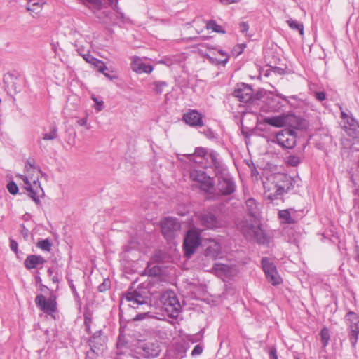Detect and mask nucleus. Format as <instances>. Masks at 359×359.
Here are the masks:
<instances>
[{
	"instance_id": "1",
	"label": "nucleus",
	"mask_w": 359,
	"mask_h": 359,
	"mask_svg": "<svg viewBox=\"0 0 359 359\" xmlns=\"http://www.w3.org/2000/svg\"><path fill=\"white\" fill-rule=\"evenodd\" d=\"M238 228L248 240L255 241L259 244L269 243V237L262 229L257 221L243 219L238 224Z\"/></svg>"
},
{
	"instance_id": "2",
	"label": "nucleus",
	"mask_w": 359,
	"mask_h": 359,
	"mask_svg": "<svg viewBox=\"0 0 359 359\" xmlns=\"http://www.w3.org/2000/svg\"><path fill=\"white\" fill-rule=\"evenodd\" d=\"M163 309L165 311L168 316L171 318H177L181 311L180 303L172 291L168 290L158 296Z\"/></svg>"
},
{
	"instance_id": "3",
	"label": "nucleus",
	"mask_w": 359,
	"mask_h": 359,
	"mask_svg": "<svg viewBox=\"0 0 359 359\" xmlns=\"http://www.w3.org/2000/svg\"><path fill=\"white\" fill-rule=\"evenodd\" d=\"M189 177L191 181L196 183V186L205 193H211L214 188L212 179L208 176L204 171L191 170L189 172Z\"/></svg>"
},
{
	"instance_id": "4",
	"label": "nucleus",
	"mask_w": 359,
	"mask_h": 359,
	"mask_svg": "<svg viewBox=\"0 0 359 359\" xmlns=\"http://www.w3.org/2000/svg\"><path fill=\"white\" fill-rule=\"evenodd\" d=\"M148 299L146 292L138 289H130L125 294L122 303L123 302H128V306L133 308H138L142 305L148 306Z\"/></svg>"
},
{
	"instance_id": "5",
	"label": "nucleus",
	"mask_w": 359,
	"mask_h": 359,
	"mask_svg": "<svg viewBox=\"0 0 359 359\" xmlns=\"http://www.w3.org/2000/svg\"><path fill=\"white\" fill-rule=\"evenodd\" d=\"M349 330V340L353 347H355L359 334V315L353 311H349L345 316Z\"/></svg>"
},
{
	"instance_id": "6",
	"label": "nucleus",
	"mask_w": 359,
	"mask_h": 359,
	"mask_svg": "<svg viewBox=\"0 0 359 359\" xmlns=\"http://www.w3.org/2000/svg\"><path fill=\"white\" fill-rule=\"evenodd\" d=\"M262 266L269 283L273 285H277L281 283L282 279L277 271L276 266L269 258H262Z\"/></svg>"
},
{
	"instance_id": "7",
	"label": "nucleus",
	"mask_w": 359,
	"mask_h": 359,
	"mask_svg": "<svg viewBox=\"0 0 359 359\" xmlns=\"http://www.w3.org/2000/svg\"><path fill=\"white\" fill-rule=\"evenodd\" d=\"M19 177L24 182L25 188L29 191V196L36 203H38L39 201L38 195L40 192L43 193L39 181V176L37 175L36 177H30V181L28 180L27 177H25L22 175H19Z\"/></svg>"
},
{
	"instance_id": "8",
	"label": "nucleus",
	"mask_w": 359,
	"mask_h": 359,
	"mask_svg": "<svg viewBox=\"0 0 359 359\" xmlns=\"http://www.w3.org/2000/svg\"><path fill=\"white\" fill-rule=\"evenodd\" d=\"M35 303L41 311L55 318L53 314L57 311V302L55 296L51 295L46 299L43 294H38L36 297Z\"/></svg>"
},
{
	"instance_id": "9",
	"label": "nucleus",
	"mask_w": 359,
	"mask_h": 359,
	"mask_svg": "<svg viewBox=\"0 0 359 359\" xmlns=\"http://www.w3.org/2000/svg\"><path fill=\"white\" fill-rule=\"evenodd\" d=\"M161 226L163 234L168 240L173 238L181 229L180 223L173 217L165 218Z\"/></svg>"
},
{
	"instance_id": "10",
	"label": "nucleus",
	"mask_w": 359,
	"mask_h": 359,
	"mask_svg": "<svg viewBox=\"0 0 359 359\" xmlns=\"http://www.w3.org/2000/svg\"><path fill=\"white\" fill-rule=\"evenodd\" d=\"M265 102L269 111L278 112L289 101L287 97L271 92L267 95Z\"/></svg>"
},
{
	"instance_id": "11",
	"label": "nucleus",
	"mask_w": 359,
	"mask_h": 359,
	"mask_svg": "<svg viewBox=\"0 0 359 359\" xmlns=\"http://www.w3.org/2000/svg\"><path fill=\"white\" fill-rule=\"evenodd\" d=\"M263 186L264 189V197L272 201L282 196L273 174H271L265 180L263 181Z\"/></svg>"
},
{
	"instance_id": "12",
	"label": "nucleus",
	"mask_w": 359,
	"mask_h": 359,
	"mask_svg": "<svg viewBox=\"0 0 359 359\" xmlns=\"http://www.w3.org/2000/svg\"><path fill=\"white\" fill-rule=\"evenodd\" d=\"M200 245V236L198 233L194 230H189L184 239L183 248L184 255L189 257L193 255L196 248Z\"/></svg>"
},
{
	"instance_id": "13",
	"label": "nucleus",
	"mask_w": 359,
	"mask_h": 359,
	"mask_svg": "<svg viewBox=\"0 0 359 359\" xmlns=\"http://www.w3.org/2000/svg\"><path fill=\"white\" fill-rule=\"evenodd\" d=\"M201 224L205 227L215 229L224 226V222L210 212H204L197 215Z\"/></svg>"
},
{
	"instance_id": "14",
	"label": "nucleus",
	"mask_w": 359,
	"mask_h": 359,
	"mask_svg": "<svg viewBox=\"0 0 359 359\" xmlns=\"http://www.w3.org/2000/svg\"><path fill=\"white\" fill-rule=\"evenodd\" d=\"M276 142L282 147L292 149L296 144V137L292 130H284L276 134Z\"/></svg>"
},
{
	"instance_id": "15",
	"label": "nucleus",
	"mask_w": 359,
	"mask_h": 359,
	"mask_svg": "<svg viewBox=\"0 0 359 359\" xmlns=\"http://www.w3.org/2000/svg\"><path fill=\"white\" fill-rule=\"evenodd\" d=\"M273 176L282 196L294 188V180L290 176L280 172L274 173Z\"/></svg>"
},
{
	"instance_id": "16",
	"label": "nucleus",
	"mask_w": 359,
	"mask_h": 359,
	"mask_svg": "<svg viewBox=\"0 0 359 359\" xmlns=\"http://www.w3.org/2000/svg\"><path fill=\"white\" fill-rule=\"evenodd\" d=\"M217 188L223 195H229L234 192L236 189L233 179L228 174L218 176Z\"/></svg>"
},
{
	"instance_id": "17",
	"label": "nucleus",
	"mask_w": 359,
	"mask_h": 359,
	"mask_svg": "<svg viewBox=\"0 0 359 359\" xmlns=\"http://www.w3.org/2000/svg\"><path fill=\"white\" fill-rule=\"evenodd\" d=\"M295 117L292 114H282L279 116H275L271 117H266L264 118V123L276 127L281 128L290 124L291 121Z\"/></svg>"
},
{
	"instance_id": "18",
	"label": "nucleus",
	"mask_w": 359,
	"mask_h": 359,
	"mask_svg": "<svg viewBox=\"0 0 359 359\" xmlns=\"http://www.w3.org/2000/svg\"><path fill=\"white\" fill-rule=\"evenodd\" d=\"M233 96L237 97L242 102H250L253 96V90L250 86L245 83H241L234 90Z\"/></svg>"
},
{
	"instance_id": "19",
	"label": "nucleus",
	"mask_w": 359,
	"mask_h": 359,
	"mask_svg": "<svg viewBox=\"0 0 359 359\" xmlns=\"http://www.w3.org/2000/svg\"><path fill=\"white\" fill-rule=\"evenodd\" d=\"M215 273L219 277H231L236 274V269L234 266L221 263H215L212 267Z\"/></svg>"
},
{
	"instance_id": "20",
	"label": "nucleus",
	"mask_w": 359,
	"mask_h": 359,
	"mask_svg": "<svg viewBox=\"0 0 359 359\" xmlns=\"http://www.w3.org/2000/svg\"><path fill=\"white\" fill-rule=\"evenodd\" d=\"M202 115L196 110H190L185 113L183 116L184 122L193 127H198L203 126Z\"/></svg>"
},
{
	"instance_id": "21",
	"label": "nucleus",
	"mask_w": 359,
	"mask_h": 359,
	"mask_svg": "<svg viewBox=\"0 0 359 359\" xmlns=\"http://www.w3.org/2000/svg\"><path fill=\"white\" fill-rule=\"evenodd\" d=\"M105 342L106 338L102 335L101 330L95 332L89 339L91 350L94 353L103 349Z\"/></svg>"
},
{
	"instance_id": "22",
	"label": "nucleus",
	"mask_w": 359,
	"mask_h": 359,
	"mask_svg": "<svg viewBox=\"0 0 359 359\" xmlns=\"http://www.w3.org/2000/svg\"><path fill=\"white\" fill-rule=\"evenodd\" d=\"M344 129L352 138L359 137V124L354 118H348V121H344Z\"/></svg>"
},
{
	"instance_id": "23",
	"label": "nucleus",
	"mask_w": 359,
	"mask_h": 359,
	"mask_svg": "<svg viewBox=\"0 0 359 359\" xmlns=\"http://www.w3.org/2000/svg\"><path fill=\"white\" fill-rule=\"evenodd\" d=\"M131 69L133 71L139 74L142 72L149 74L153 71L152 66L145 65L138 57H133L131 63Z\"/></svg>"
},
{
	"instance_id": "24",
	"label": "nucleus",
	"mask_w": 359,
	"mask_h": 359,
	"mask_svg": "<svg viewBox=\"0 0 359 359\" xmlns=\"http://www.w3.org/2000/svg\"><path fill=\"white\" fill-rule=\"evenodd\" d=\"M46 262L41 255H31L27 257L24 265L28 270H31L37 268L39 265H43Z\"/></svg>"
},
{
	"instance_id": "25",
	"label": "nucleus",
	"mask_w": 359,
	"mask_h": 359,
	"mask_svg": "<svg viewBox=\"0 0 359 359\" xmlns=\"http://www.w3.org/2000/svg\"><path fill=\"white\" fill-rule=\"evenodd\" d=\"M142 355L145 358L157 357L160 352V348L158 344L153 343H146L142 346Z\"/></svg>"
},
{
	"instance_id": "26",
	"label": "nucleus",
	"mask_w": 359,
	"mask_h": 359,
	"mask_svg": "<svg viewBox=\"0 0 359 359\" xmlns=\"http://www.w3.org/2000/svg\"><path fill=\"white\" fill-rule=\"evenodd\" d=\"M221 255L220 245L214 241L210 242L209 245L205 250V257H209L213 259H217Z\"/></svg>"
},
{
	"instance_id": "27",
	"label": "nucleus",
	"mask_w": 359,
	"mask_h": 359,
	"mask_svg": "<svg viewBox=\"0 0 359 359\" xmlns=\"http://www.w3.org/2000/svg\"><path fill=\"white\" fill-rule=\"evenodd\" d=\"M207 156V150L203 147H197L194 154L187 155V158L190 161L197 164H201L203 163V158H206Z\"/></svg>"
},
{
	"instance_id": "28",
	"label": "nucleus",
	"mask_w": 359,
	"mask_h": 359,
	"mask_svg": "<svg viewBox=\"0 0 359 359\" xmlns=\"http://www.w3.org/2000/svg\"><path fill=\"white\" fill-rule=\"evenodd\" d=\"M246 210L251 218L249 220L256 221V218L259 215V208L256 201L253 198H248L245 202Z\"/></svg>"
},
{
	"instance_id": "29",
	"label": "nucleus",
	"mask_w": 359,
	"mask_h": 359,
	"mask_svg": "<svg viewBox=\"0 0 359 359\" xmlns=\"http://www.w3.org/2000/svg\"><path fill=\"white\" fill-rule=\"evenodd\" d=\"M25 170L27 175H24L25 177H27L28 180L30 181V177H34V174H36V176L41 175L42 176L46 177V175L43 173L39 167L34 166L30 162H28L25 165Z\"/></svg>"
},
{
	"instance_id": "30",
	"label": "nucleus",
	"mask_w": 359,
	"mask_h": 359,
	"mask_svg": "<svg viewBox=\"0 0 359 359\" xmlns=\"http://www.w3.org/2000/svg\"><path fill=\"white\" fill-rule=\"evenodd\" d=\"M57 128L55 124L50 126L49 130L46 131L42 135L43 140H54L57 138Z\"/></svg>"
},
{
	"instance_id": "31",
	"label": "nucleus",
	"mask_w": 359,
	"mask_h": 359,
	"mask_svg": "<svg viewBox=\"0 0 359 359\" xmlns=\"http://www.w3.org/2000/svg\"><path fill=\"white\" fill-rule=\"evenodd\" d=\"M278 217L282 220V222L285 224H291L296 222L295 219L291 217L288 210H280Z\"/></svg>"
},
{
	"instance_id": "32",
	"label": "nucleus",
	"mask_w": 359,
	"mask_h": 359,
	"mask_svg": "<svg viewBox=\"0 0 359 359\" xmlns=\"http://www.w3.org/2000/svg\"><path fill=\"white\" fill-rule=\"evenodd\" d=\"M287 23L292 29L297 30L302 36L304 34V25L302 22L289 19L287 20Z\"/></svg>"
},
{
	"instance_id": "33",
	"label": "nucleus",
	"mask_w": 359,
	"mask_h": 359,
	"mask_svg": "<svg viewBox=\"0 0 359 359\" xmlns=\"http://www.w3.org/2000/svg\"><path fill=\"white\" fill-rule=\"evenodd\" d=\"M52 245L51 241L48 238H46L39 240L36 243V247L43 251L50 252L51 250Z\"/></svg>"
},
{
	"instance_id": "34",
	"label": "nucleus",
	"mask_w": 359,
	"mask_h": 359,
	"mask_svg": "<svg viewBox=\"0 0 359 359\" xmlns=\"http://www.w3.org/2000/svg\"><path fill=\"white\" fill-rule=\"evenodd\" d=\"M26 8L28 11L34 13L36 15L41 11V6L39 4V2H32V1L28 2Z\"/></svg>"
},
{
	"instance_id": "35",
	"label": "nucleus",
	"mask_w": 359,
	"mask_h": 359,
	"mask_svg": "<svg viewBox=\"0 0 359 359\" xmlns=\"http://www.w3.org/2000/svg\"><path fill=\"white\" fill-rule=\"evenodd\" d=\"M218 154L215 151H211L208 154L206 157L207 159H210L212 165L216 168L219 169L221 166L220 161L218 160Z\"/></svg>"
},
{
	"instance_id": "36",
	"label": "nucleus",
	"mask_w": 359,
	"mask_h": 359,
	"mask_svg": "<svg viewBox=\"0 0 359 359\" xmlns=\"http://www.w3.org/2000/svg\"><path fill=\"white\" fill-rule=\"evenodd\" d=\"M206 28L208 29H212V31L217 33H225V31L222 28V27L217 25L215 21L210 20L207 22Z\"/></svg>"
},
{
	"instance_id": "37",
	"label": "nucleus",
	"mask_w": 359,
	"mask_h": 359,
	"mask_svg": "<svg viewBox=\"0 0 359 359\" xmlns=\"http://www.w3.org/2000/svg\"><path fill=\"white\" fill-rule=\"evenodd\" d=\"M285 162L291 166H297L301 162V158L297 155H289L286 157Z\"/></svg>"
},
{
	"instance_id": "38",
	"label": "nucleus",
	"mask_w": 359,
	"mask_h": 359,
	"mask_svg": "<svg viewBox=\"0 0 359 359\" xmlns=\"http://www.w3.org/2000/svg\"><path fill=\"white\" fill-rule=\"evenodd\" d=\"M154 90L156 94H161L163 89L168 86L165 81H155L152 83Z\"/></svg>"
},
{
	"instance_id": "39",
	"label": "nucleus",
	"mask_w": 359,
	"mask_h": 359,
	"mask_svg": "<svg viewBox=\"0 0 359 359\" xmlns=\"http://www.w3.org/2000/svg\"><path fill=\"white\" fill-rule=\"evenodd\" d=\"M320 338L324 347H325L330 340V332L327 328L324 327L320 331Z\"/></svg>"
},
{
	"instance_id": "40",
	"label": "nucleus",
	"mask_w": 359,
	"mask_h": 359,
	"mask_svg": "<svg viewBox=\"0 0 359 359\" xmlns=\"http://www.w3.org/2000/svg\"><path fill=\"white\" fill-rule=\"evenodd\" d=\"M7 189L11 194H16L18 192V187L14 182H10L7 184Z\"/></svg>"
},
{
	"instance_id": "41",
	"label": "nucleus",
	"mask_w": 359,
	"mask_h": 359,
	"mask_svg": "<svg viewBox=\"0 0 359 359\" xmlns=\"http://www.w3.org/2000/svg\"><path fill=\"white\" fill-rule=\"evenodd\" d=\"M92 100L95 102V109L96 111H100L104 109L103 101H98L95 95L92 96Z\"/></svg>"
},
{
	"instance_id": "42",
	"label": "nucleus",
	"mask_w": 359,
	"mask_h": 359,
	"mask_svg": "<svg viewBox=\"0 0 359 359\" xmlns=\"http://www.w3.org/2000/svg\"><path fill=\"white\" fill-rule=\"evenodd\" d=\"M83 60H85L88 63L91 64L92 62H98L99 60L94 57L90 53H86L82 55Z\"/></svg>"
},
{
	"instance_id": "43",
	"label": "nucleus",
	"mask_w": 359,
	"mask_h": 359,
	"mask_svg": "<svg viewBox=\"0 0 359 359\" xmlns=\"http://www.w3.org/2000/svg\"><path fill=\"white\" fill-rule=\"evenodd\" d=\"M203 350V346H201V344H198L194 346L191 354L192 356L198 355L202 353Z\"/></svg>"
},
{
	"instance_id": "44",
	"label": "nucleus",
	"mask_w": 359,
	"mask_h": 359,
	"mask_svg": "<svg viewBox=\"0 0 359 359\" xmlns=\"http://www.w3.org/2000/svg\"><path fill=\"white\" fill-rule=\"evenodd\" d=\"M110 284L108 280H104V282L98 286V290L100 292L106 291L109 288Z\"/></svg>"
},
{
	"instance_id": "45",
	"label": "nucleus",
	"mask_w": 359,
	"mask_h": 359,
	"mask_svg": "<svg viewBox=\"0 0 359 359\" xmlns=\"http://www.w3.org/2000/svg\"><path fill=\"white\" fill-rule=\"evenodd\" d=\"M95 68H97V71L101 73H104V71L107 69V67H106L104 62L100 60H99V63H97Z\"/></svg>"
},
{
	"instance_id": "46",
	"label": "nucleus",
	"mask_w": 359,
	"mask_h": 359,
	"mask_svg": "<svg viewBox=\"0 0 359 359\" xmlns=\"http://www.w3.org/2000/svg\"><path fill=\"white\" fill-rule=\"evenodd\" d=\"M20 233L25 239L28 238V237L29 236V231L27 228L25 227V226L24 224L21 225Z\"/></svg>"
},
{
	"instance_id": "47",
	"label": "nucleus",
	"mask_w": 359,
	"mask_h": 359,
	"mask_svg": "<svg viewBox=\"0 0 359 359\" xmlns=\"http://www.w3.org/2000/svg\"><path fill=\"white\" fill-rule=\"evenodd\" d=\"M18 243L15 240L11 238L10 239V248L16 255L18 254Z\"/></svg>"
},
{
	"instance_id": "48",
	"label": "nucleus",
	"mask_w": 359,
	"mask_h": 359,
	"mask_svg": "<svg viewBox=\"0 0 359 359\" xmlns=\"http://www.w3.org/2000/svg\"><path fill=\"white\" fill-rule=\"evenodd\" d=\"M315 97L317 100L322 102L325 100L326 95L325 93L323 91L315 92Z\"/></svg>"
},
{
	"instance_id": "49",
	"label": "nucleus",
	"mask_w": 359,
	"mask_h": 359,
	"mask_svg": "<svg viewBox=\"0 0 359 359\" xmlns=\"http://www.w3.org/2000/svg\"><path fill=\"white\" fill-rule=\"evenodd\" d=\"M270 359H278L277 351L275 346H272L269 352Z\"/></svg>"
},
{
	"instance_id": "50",
	"label": "nucleus",
	"mask_w": 359,
	"mask_h": 359,
	"mask_svg": "<svg viewBox=\"0 0 359 359\" xmlns=\"http://www.w3.org/2000/svg\"><path fill=\"white\" fill-rule=\"evenodd\" d=\"M239 29H240V31L242 32V33H245L247 32V31L249 29V25L247 22H241L240 24H239Z\"/></svg>"
},
{
	"instance_id": "51",
	"label": "nucleus",
	"mask_w": 359,
	"mask_h": 359,
	"mask_svg": "<svg viewBox=\"0 0 359 359\" xmlns=\"http://www.w3.org/2000/svg\"><path fill=\"white\" fill-rule=\"evenodd\" d=\"M91 323V318L87 316H85L84 325L86 326V330L88 332H90V324Z\"/></svg>"
},
{
	"instance_id": "52",
	"label": "nucleus",
	"mask_w": 359,
	"mask_h": 359,
	"mask_svg": "<svg viewBox=\"0 0 359 359\" xmlns=\"http://www.w3.org/2000/svg\"><path fill=\"white\" fill-rule=\"evenodd\" d=\"M117 359H136L135 356L132 354L122 355L118 354Z\"/></svg>"
},
{
	"instance_id": "53",
	"label": "nucleus",
	"mask_w": 359,
	"mask_h": 359,
	"mask_svg": "<svg viewBox=\"0 0 359 359\" xmlns=\"http://www.w3.org/2000/svg\"><path fill=\"white\" fill-rule=\"evenodd\" d=\"M219 53L222 55L225 56V58H224V59H223V60H220V61L219 62V63L222 64L223 65H225L227 63V62H228V56H227V55H226L224 51H222V50H219Z\"/></svg>"
},
{
	"instance_id": "54",
	"label": "nucleus",
	"mask_w": 359,
	"mask_h": 359,
	"mask_svg": "<svg viewBox=\"0 0 359 359\" xmlns=\"http://www.w3.org/2000/svg\"><path fill=\"white\" fill-rule=\"evenodd\" d=\"M77 123L81 126H86L87 125V118L79 119Z\"/></svg>"
},
{
	"instance_id": "55",
	"label": "nucleus",
	"mask_w": 359,
	"mask_h": 359,
	"mask_svg": "<svg viewBox=\"0 0 359 359\" xmlns=\"http://www.w3.org/2000/svg\"><path fill=\"white\" fill-rule=\"evenodd\" d=\"M341 118L344 120V121H348V118H353V116H349L347 114L341 110Z\"/></svg>"
},
{
	"instance_id": "56",
	"label": "nucleus",
	"mask_w": 359,
	"mask_h": 359,
	"mask_svg": "<svg viewBox=\"0 0 359 359\" xmlns=\"http://www.w3.org/2000/svg\"><path fill=\"white\" fill-rule=\"evenodd\" d=\"M221 3L223 4H231L233 3L238 2L240 0H219Z\"/></svg>"
},
{
	"instance_id": "57",
	"label": "nucleus",
	"mask_w": 359,
	"mask_h": 359,
	"mask_svg": "<svg viewBox=\"0 0 359 359\" xmlns=\"http://www.w3.org/2000/svg\"><path fill=\"white\" fill-rule=\"evenodd\" d=\"M105 77H107V79H110V80H114V79H117V76H115V75H110L108 73H106L105 71H104V73H102Z\"/></svg>"
},
{
	"instance_id": "58",
	"label": "nucleus",
	"mask_w": 359,
	"mask_h": 359,
	"mask_svg": "<svg viewBox=\"0 0 359 359\" xmlns=\"http://www.w3.org/2000/svg\"><path fill=\"white\" fill-rule=\"evenodd\" d=\"M205 135L208 137V138H212L214 137V134H213V132L211 131L210 130H208V131L205 133Z\"/></svg>"
},
{
	"instance_id": "59",
	"label": "nucleus",
	"mask_w": 359,
	"mask_h": 359,
	"mask_svg": "<svg viewBox=\"0 0 359 359\" xmlns=\"http://www.w3.org/2000/svg\"><path fill=\"white\" fill-rule=\"evenodd\" d=\"M52 280L55 283H59V278H58V277L57 276H53Z\"/></svg>"
},
{
	"instance_id": "60",
	"label": "nucleus",
	"mask_w": 359,
	"mask_h": 359,
	"mask_svg": "<svg viewBox=\"0 0 359 359\" xmlns=\"http://www.w3.org/2000/svg\"><path fill=\"white\" fill-rule=\"evenodd\" d=\"M149 275H156L155 267L149 271Z\"/></svg>"
},
{
	"instance_id": "61",
	"label": "nucleus",
	"mask_w": 359,
	"mask_h": 359,
	"mask_svg": "<svg viewBox=\"0 0 359 359\" xmlns=\"http://www.w3.org/2000/svg\"><path fill=\"white\" fill-rule=\"evenodd\" d=\"M245 46L244 45H242L241 46H238V48L240 49L239 51L238 52V54H241L243 51V49H244V47Z\"/></svg>"
},
{
	"instance_id": "62",
	"label": "nucleus",
	"mask_w": 359,
	"mask_h": 359,
	"mask_svg": "<svg viewBox=\"0 0 359 359\" xmlns=\"http://www.w3.org/2000/svg\"><path fill=\"white\" fill-rule=\"evenodd\" d=\"M48 273L50 274V276H52V274H53V270H52L51 269H49L48 270Z\"/></svg>"
},
{
	"instance_id": "63",
	"label": "nucleus",
	"mask_w": 359,
	"mask_h": 359,
	"mask_svg": "<svg viewBox=\"0 0 359 359\" xmlns=\"http://www.w3.org/2000/svg\"><path fill=\"white\" fill-rule=\"evenodd\" d=\"M91 65L95 67L97 65V62H92Z\"/></svg>"
},
{
	"instance_id": "64",
	"label": "nucleus",
	"mask_w": 359,
	"mask_h": 359,
	"mask_svg": "<svg viewBox=\"0 0 359 359\" xmlns=\"http://www.w3.org/2000/svg\"><path fill=\"white\" fill-rule=\"evenodd\" d=\"M357 258H358V260L359 261V252L358 253Z\"/></svg>"
}]
</instances>
